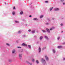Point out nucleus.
<instances>
[{
  "label": "nucleus",
  "mask_w": 65,
  "mask_h": 65,
  "mask_svg": "<svg viewBox=\"0 0 65 65\" xmlns=\"http://www.w3.org/2000/svg\"><path fill=\"white\" fill-rule=\"evenodd\" d=\"M32 33H35V30H32Z\"/></svg>",
  "instance_id": "obj_18"
},
{
  "label": "nucleus",
  "mask_w": 65,
  "mask_h": 65,
  "mask_svg": "<svg viewBox=\"0 0 65 65\" xmlns=\"http://www.w3.org/2000/svg\"><path fill=\"white\" fill-rule=\"evenodd\" d=\"M45 48H46V47H45L43 48V49H42L43 50H44V49H45Z\"/></svg>",
  "instance_id": "obj_25"
},
{
  "label": "nucleus",
  "mask_w": 65,
  "mask_h": 65,
  "mask_svg": "<svg viewBox=\"0 0 65 65\" xmlns=\"http://www.w3.org/2000/svg\"><path fill=\"white\" fill-rule=\"evenodd\" d=\"M65 3H63V5H65Z\"/></svg>",
  "instance_id": "obj_34"
},
{
  "label": "nucleus",
  "mask_w": 65,
  "mask_h": 65,
  "mask_svg": "<svg viewBox=\"0 0 65 65\" xmlns=\"http://www.w3.org/2000/svg\"><path fill=\"white\" fill-rule=\"evenodd\" d=\"M60 0V1H61V2H62V1H62V0Z\"/></svg>",
  "instance_id": "obj_39"
},
{
  "label": "nucleus",
  "mask_w": 65,
  "mask_h": 65,
  "mask_svg": "<svg viewBox=\"0 0 65 65\" xmlns=\"http://www.w3.org/2000/svg\"><path fill=\"white\" fill-rule=\"evenodd\" d=\"M53 53H55V50H54V49H53Z\"/></svg>",
  "instance_id": "obj_15"
},
{
  "label": "nucleus",
  "mask_w": 65,
  "mask_h": 65,
  "mask_svg": "<svg viewBox=\"0 0 65 65\" xmlns=\"http://www.w3.org/2000/svg\"><path fill=\"white\" fill-rule=\"evenodd\" d=\"M52 20H53V18H52Z\"/></svg>",
  "instance_id": "obj_44"
},
{
  "label": "nucleus",
  "mask_w": 65,
  "mask_h": 65,
  "mask_svg": "<svg viewBox=\"0 0 65 65\" xmlns=\"http://www.w3.org/2000/svg\"><path fill=\"white\" fill-rule=\"evenodd\" d=\"M41 60L43 62V61H44V62H45V60H43V58H42Z\"/></svg>",
  "instance_id": "obj_16"
},
{
  "label": "nucleus",
  "mask_w": 65,
  "mask_h": 65,
  "mask_svg": "<svg viewBox=\"0 0 65 65\" xmlns=\"http://www.w3.org/2000/svg\"><path fill=\"white\" fill-rule=\"evenodd\" d=\"M12 14L13 15L14 14H15V12H12Z\"/></svg>",
  "instance_id": "obj_21"
},
{
  "label": "nucleus",
  "mask_w": 65,
  "mask_h": 65,
  "mask_svg": "<svg viewBox=\"0 0 65 65\" xmlns=\"http://www.w3.org/2000/svg\"><path fill=\"white\" fill-rule=\"evenodd\" d=\"M28 31L29 32H30V31H31V29H29L28 30Z\"/></svg>",
  "instance_id": "obj_27"
},
{
  "label": "nucleus",
  "mask_w": 65,
  "mask_h": 65,
  "mask_svg": "<svg viewBox=\"0 0 65 65\" xmlns=\"http://www.w3.org/2000/svg\"><path fill=\"white\" fill-rule=\"evenodd\" d=\"M22 45H23V46H27V44H26L23 43L22 44Z\"/></svg>",
  "instance_id": "obj_2"
},
{
  "label": "nucleus",
  "mask_w": 65,
  "mask_h": 65,
  "mask_svg": "<svg viewBox=\"0 0 65 65\" xmlns=\"http://www.w3.org/2000/svg\"><path fill=\"white\" fill-rule=\"evenodd\" d=\"M15 50H13L12 51V53L13 54H14V53H15Z\"/></svg>",
  "instance_id": "obj_7"
},
{
  "label": "nucleus",
  "mask_w": 65,
  "mask_h": 65,
  "mask_svg": "<svg viewBox=\"0 0 65 65\" xmlns=\"http://www.w3.org/2000/svg\"><path fill=\"white\" fill-rule=\"evenodd\" d=\"M54 29H53V28H51L50 29V30H53Z\"/></svg>",
  "instance_id": "obj_22"
},
{
  "label": "nucleus",
  "mask_w": 65,
  "mask_h": 65,
  "mask_svg": "<svg viewBox=\"0 0 65 65\" xmlns=\"http://www.w3.org/2000/svg\"><path fill=\"white\" fill-rule=\"evenodd\" d=\"M53 8H54V7H53L52 8H50V11H51V10H52V9H53Z\"/></svg>",
  "instance_id": "obj_10"
},
{
  "label": "nucleus",
  "mask_w": 65,
  "mask_h": 65,
  "mask_svg": "<svg viewBox=\"0 0 65 65\" xmlns=\"http://www.w3.org/2000/svg\"><path fill=\"white\" fill-rule=\"evenodd\" d=\"M59 39H60V37H58L57 38V39H58V40H59Z\"/></svg>",
  "instance_id": "obj_33"
},
{
  "label": "nucleus",
  "mask_w": 65,
  "mask_h": 65,
  "mask_svg": "<svg viewBox=\"0 0 65 65\" xmlns=\"http://www.w3.org/2000/svg\"><path fill=\"white\" fill-rule=\"evenodd\" d=\"M42 31H43V32H45V30H43Z\"/></svg>",
  "instance_id": "obj_31"
},
{
  "label": "nucleus",
  "mask_w": 65,
  "mask_h": 65,
  "mask_svg": "<svg viewBox=\"0 0 65 65\" xmlns=\"http://www.w3.org/2000/svg\"><path fill=\"white\" fill-rule=\"evenodd\" d=\"M62 46H58V48H62Z\"/></svg>",
  "instance_id": "obj_4"
},
{
  "label": "nucleus",
  "mask_w": 65,
  "mask_h": 65,
  "mask_svg": "<svg viewBox=\"0 0 65 65\" xmlns=\"http://www.w3.org/2000/svg\"><path fill=\"white\" fill-rule=\"evenodd\" d=\"M45 38L47 39H48V38L47 37V36H45Z\"/></svg>",
  "instance_id": "obj_14"
},
{
  "label": "nucleus",
  "mask_w": 65,
  "mask_h": 65,
  "mask_svg": "<svg viewBox=\"0 0 65 65\" xmlns=\"http://www.w3.org/2000/svg\"><path fill=\"white\" fill-rule=\"evenodd\" d=\"M63 44H65V42Z\"/></svg>",
  "instance_id": "obj_38"
},
{
  "label": "nucleus",
  "mask_w": 65,
  "mask_h": 65,
  "mask_svg": "<svg viewBox=\"0 0 65 65\" xmlns=\"http://www.w3.org/2000/svg\"><path fill=\"white\" fill-rule=\"evenodd\" d=\"M32 17V16H31V15H30L29 16V17Z\"/></svg>",
  "instance_id": "obj_36"
},
{
  "label": "nucleus",
  "mask_w": 65,
  "mask_h": 65,
  "mask_svg": "<svg viewBox=\"0 0 65 65\" xmlns=\"http://www.w3.org/2000/svg\"><path fill=\"white\" fill-rule=\"evenodd\" d=\"M39 52H41V48H40V47L39 48Z\"/></svg>",
  "instance_id": "obj_11"
},
{
  "label": "nucleus",
  "mask_w": 65,
  "mask_h": 65,
  "mask_svg": "<svg viewBox=\"0 0 65 65\" xmlns=\"http://www.w3.org/2000/svg\"><path fill=\"white\" fill-rule=\"evenodd\" d=\"M43 15H42L40 17V18H43Z\"/></svg>",
  "instance_id": "obj_13"
},
{
  "label": "nucleus",
  "mask_w": 65,
  "mask_h": 65,
  "mask_svg": "<svg viewBox=\"0 0 65 65\" xmlns=\"http://www.w3.org/2000/svg\"><path fill=\"white\" fill-rule=\"evenodd\" d=\"M26 63H29L30 65H32V64L31 63L29 62H28V61H26Z\"/></svg>",
  "instance_id": "obj_5"
},
{
  "label": "nucleus",
  "mask_w": 65,
  "mask_h": 65,
  "mask_svg": "<svg viewBox=\"0 0 65 65\" xmlns=\"http://www.w3.org/2000/svg\"><path fill=\"white\" fill-rule=\"evenodd\" d=\"M6 45H8V46H9V44L8 43H7Z\"/></svg>",
  "instance_id": "obj_26"
},
{
  "label": "nucleus",
  "mask_w": 65,
  "mask_h": 65,
  "mask_svg": "<svg viewBox=\"0 0 65 65\" xmlns=\"http://www.w3.org/2000/svg\"><path fill=\"white\" fill-rule=\"evenodd\" d=\"M21 33V31H18V33Z\"/></svg>",
  "instance_id": "obj_30"
},
{
  "label": "nucleus",
  "mask_w": 65,
  "mask_h": 65,
  "mask_svg": "<svg viewBox=\"0 0 65 65\" xmlns=\"http://www.w3.org/2000/svg\"><path fill=\"white\" fill-rule=\"evenodd\" d=\"M36 62L37 63V64H38V63H39V62L38 60H36Z\"/></svg>",
  "instance_id": "obj_20"
},
{
  "label": "nucleus",
  "mask_w": 65,
  "mask_h": 65,
  "mask_svg": "<svg viewBox=\"0 0 65 65\" xmlns=\"http://www.w3.org/2000/svg\"><path fill=\"white\" fill-rule=\"evenodd\" d=\"M45 3H47L48 2L47 1H46L45 2Z\"/></svg>",
  "instance_id": "obj_32"
},
{
  "label": "nucleus",
  "mask_w": 65,
  "mask_h": 65,
  "mask_svg": "<svg viewBox=\"0 0 65 65\" xmlns=\"http://www.w3.org/2000/svg\"><path fill=\"white\" fill-rule=\"evenodd\" d=\"M40 40H41V39H42V38H43V37H40Z\"/></svg>",
  "instance_id": "obj_17"
},
{
  "label": "nucleus",
  "mask_w": 65,
  "mask_h": 65,
  "mask_svg": "<svg viewBox=\"0 0 65 65\" xmlns=\"http://www.w3.org/2000/svg\"><path fill=\"white\" fill-rule=\"evenodd\" d=\"M34 20V21H37V20H38V19H37L36 18H34L33 19Z\"/></svg>",
  "instance_id": "obj_8"
},
{
  "label": "nucleus",
  "mask_w": 65,
  "mask_h": 65,
  "mask_svg": "<svg viewBox=\"0 0 65 65\" xmlns=\"http://www.w3.org/2000/svg\"><path fill=\"white\" fill-rule=\"evenodd\" d=\"M15 22L16 23H19V22L18 21H15Z\"/></svg>",
  "instance_id": "obj_23"
},
{
  "label": "nucleus",
  "mask_w": 65,
  "mask_h": 65,
  "mask_svg": "<svg viewBox=\"0 0 65 65\" xmlns=\"http://www.w3.org/2000/svg\"><path fill=\"white\" fill-rule=\"evenodd\" d=\"M28 47H29L30 48H31V45H28Z\"/></svg>",
  "instance_id": "obj_19"
},
{
  "label": "nucleus",
  "mask_w": 65,
  "mask_h": 65,
  "mask_svg": "<svg viewBox=\"0 0 65 65\" xmlns=\"http://www.w3.org/2000/svg\"><path fill=\"white\" fill-rule=\"evenodd\" d=\"M45 58H46V59L47 60H48V57H47V56H46V55L45 56Z\"/></svg>",
  "instance_id": "obj_3"
},
{
  "label": "nucleus",
  "mask_w": 65,
  "mask_h": 65,
  "mask_svg": "<svg viewBox=\"0 0 65 65\" xmlns=\"http://www.w3.org/2000/svg\"><path fill=\"white\" fill-rule=\"evenodd\" d=\"M13 9H15V7H14Z\"/></svg>",
  "instance_id": "obj_28"
},
{
  "label": "nucleus",
  "mask_w": 65,
  "mask_h": 65,
  "mask_svg": "<svg viewBox=\"0 0 65 65\" xmlns=\"http://www.w3.org/2000/svg\"><path fill=\"white\" fill-rule=\"evenodd\" d=\"M65 59V58H63V60H64Z\"/></svg>",
  "instance_id": "obj_37"
},
{
  "label": "nucleus",
  "mask_w": 65,
  "mask_h": 65,
  "mask_svg": "<svg viewBox=\"0 0 65 65\" xmlns=\"http://www.w3.org/2000/svg\"><path fill=\"white\" fill-rule=\"evenodd\" d=\"M59 8H56L55 9V10L56 11H57V10H59Z\"/></svg>",
  "instance_id": "obj_9"
},
{
  "label": "nucleus",
  "mask_w": 65,
  "mask_h": 65,
  "mask_svg": "<svg viewBox=\"0 0 65 65\" xmlns=\"http://www.w3.org/2000/svg\"><path fill=\"white\" fill-rule=\"evenodd\" d=\"M46 30H47V31L48 33L50 32V30H49V29L48 28H46Z\"/></svg>",
  "instance_id": "obj_6"
},
{
  "label": "nucleus",
  "mask_w": 65,
  "mask_h": 65,
  "mask_svg": "<svg viewBox=\"0 0 65 65\" xmlns=\"http://www.w3.org/2000/svg\"><path fill=\"white\" fill-rule=\"evenodd\" d=\"M22 54H19V58L20 59H21V58L22 57Z\"/></svg>",
  "instance_id": "obj_1"
},
{
  "label": "nucleus",
  "mask_w": 65,
  "mask_h": 65,
  "mask_svg": "<svg viewBox=\"0 0 65 65\" xmlns=\"http://www.w3.org/2000/svg\"><path fill=\"white\" fill-rule=\"evenodd\" d=\"M23 11H22L20 13V14H23Z\"/></svg>",
  "instance_id": "obj_12"
},
{
  "label": "nucleus",
  "mask_w": 65,
  "mask_h": 65,
  "mask_svg": "<svg viewBox=\"0 0 65 65\" xmlns=\"http://www.w3.org/2000/svg\"><path fill=\"white\" fill-rule=\"evenodd\" d=\"M23 36H25V35H24Z\"/></svg>",
  "instance_id": "obj_43"
},
{
  "label": "nucleus",
  "mask_w": 65,
  "mask_h": 65,
  "mask_svg": "<svg viewBox=\"0 0 65 65\" xmlns=\"http://www.w3.org/2000/svg\"><path fill=\"white\" fill-rule=\"evenodd\" d=\"M5 3V4H6V3Z\"/></svg>",
  "instance_id": "obj_40"
},
{
  "label": "nucleus",
  "mask_w": 65,
  "mask_h": 65,
  "mask_svg": "<svg viewBox=\"0 0 65 65\" xmlns=\"http://www.w3.org/2000/svg\"><path fill=\"white\" fill-rule=\"evenodd\" d=\"M61 32L62 33H63V31H62Z\"/></svg>",
  "instance_id": "obj_42"
},
{
  "label": "nucleus",
  "mask_w": 65,
  "mask_h": 65,
  "mask_svg": "<svg viewBox=\"0 0 65 65\" xmlns=\"http://www.w3.org/2000/svg\"><path fill=\"white\" fill-rule=\"evenodd\" d=\"M32 61H33V62H34V59H32Z\"/></svg>",
  "instance_id": "obj_29"
},
{
  "label": "nucleus",
  "mask_w": 65,
  "mask_h": 65,
  "mask_svg": "<svg viewBox=\"0 0 65 65\" xmlns=\"http://www.w3.org/2000/svg\"><path fill=\"white\" fill-rule=\"evenodd\" d=\"M17 47L18 48H21V47Z\"/></svg>",
  "instance_id": "obj_24"
},
{
  "label": "nucleus",
  "mask_w": 65,
  "mask_h": 65,
  "mask_svg": "<svg viewBox=\"0 0 65 65\" xmlns=\"http://www.w3.org/2000/svg\"><path fill=\"white\" fill-rule=\"evenodd\" d=\"M60 25L61 26H62V25H63V24H60Z\"/></svg>",
  "instance_id": "obj_35"
},
{
  "label": "nucleus",
  "mask_w": 65,
  "mask_h": 65,
  "mask_svg": "<svg viewBox=\"0 0 65 65\" xmlns=\"http://www.w3.org/2000/svg\"><path fill=\"white\" fill-rule=\"evenodd\" d=\"M46 24L47 25H48V23H47Z\"/></svg>",
  "instance_id": "obj_41"
}]
</instances>
